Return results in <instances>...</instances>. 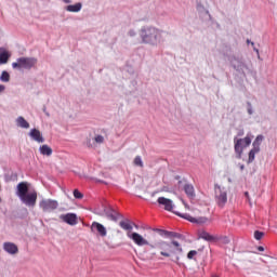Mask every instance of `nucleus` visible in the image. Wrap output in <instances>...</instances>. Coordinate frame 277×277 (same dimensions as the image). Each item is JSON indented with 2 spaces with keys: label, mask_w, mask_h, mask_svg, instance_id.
Returning a JSON list of instances; mask_svg holds the SVG:
<instances>
[{
  "label": "nucleus",
  "mask_w": 277,
  "mask_h": 277,
  "mask_svg": "<svg viewBox=\"0 0 277 277\" xmlns=\"http://www.w3.org/2000/svg\"><path fill=\"white\" fill-rule=\"evenodd\" d=\"M158 233H160V235H166L167 237H171L174 239H182L183 235L176 233V232H168V230H163V229H158Z\"/></svg>",
  "instance_id": "nucleus-17"
},
{
  "label": "nucleus",
  "mask_w": 277,
  "mask_h": 277,
  "mask_svg": "<svg viewBox=\"0 0 277 277\" xmlns=\"http://www.w3.org/2000/svg\"><path fill=\"white\" fill-rule=\"evenodd\" d=\"M134 166H137L138 168H144V162L142 161V157L136 156L134 158Z\"/></svg>",
  "instance_id": "nucleus-30"
},
{
  "label": "nucleus",
  "mask_w": 277,
  "mask_h": 277,
  "mask_svg": "<svg viewBox=\"0 0 277 277\" xmlns=\"http://www.w3.org/2000/svg\"><path fill=\"white\" fill-rule=\"evenodd\" d=\"M26 207H36V202L38 200V193L32 192L24 195V197L19 198Z\"/></svg>",
  "instance_id": "nucleus-9"
},
{
  "label": "nucleus",
  "mask_w": 277,
  "mask_h": 277,
  "mask_svg": "<svg viewBox=\"0 0 277 277\" xmlns=\"http://www.w3.org/2000/svg\"><path fill=\"white\" fill-rule=\"evenodd\" d=\"M39 150L41 155H45L47 157H51L53 155V149L49 145H42Z\"/></svg>",
  "instance_id": "nucleus-20"
},
{
  "label": "nucleus",
  "mask_w": 277,
  "mask_h": 277,
  "mask_svg": "<svg viewBox=\"0 0 277 277\" xmlns=\"http://www.w3.org/2000/svg\"><path fill=\"white\" fill-rule=\"evenodd\" d=\"M3 250L4 252H8V254H18V246L14 242H4Z\"/></svg>",
  "instance_id": "nucleus-14"
},
{
  "label": "nucleus",
  "mask_w": 277,
  "mask_h": 277,
  "mask_svg": "<svg viewBox=\"0 0 277 277\" xmlns=\"http://www.w3.org/2000/svg\"><path fill=\"white\" fill-rule=\"evenodd\" d=\"M119 226L123 228V230H133V226H131V223H129L128 221H121L119 223Z\"/></svg>",
  "instance_id": "nucleus-26"
},
{
  "label": "nucleus",
  "mask_w": 277,
  "mask_h": 277,
  "mask_svg": "<svg viewBox=\"0 0 277 277\" xmlns=\"http://www.w3.org/2000/svg\"><path fill=\"white\" fill-rule=\"evenodd\" d=\"M184 192H185L186 196H188V198H190V199L196 198V192L194 189V185L185 184Z\"/></svg>",
  "instance_id": "nucleus-19"
},
{
  "label": "nucleus",
  "mask_w": 277,
  "mask_h": 277,
  "mask_svg": "<svg viewBox=\"0 0 277 277\" xmlns=\"http://www.w3.org/2000/svg\"><path fill=\"white\" fill-rule=\"evenodd\" d=\"M66 11H67V12H70V5H67V6H66Z\"/></svg>",
  "instance_id": "nucleus-39"
},
{
  "label": "nucleus",
  "mask_w": 277,
  "mask_h": 277,
  "mask_svg": "<svg viewBox=\"0 0 277 277\" xmlns=\"http://www.w3.org/2000/svg\"><path fill=\"white\" fill-rule=\"evenodd\" d=\"M29 135L30 137H32V140H35V142H38L39 144H42V142H44V137H42V133H40V130L38 129L30 130Z\"/></svg>",
  "instance_id": "nucleus-16"
},
{
  "label": "nucleus",
  "mask_w": 277,
  "mask_h": 277,
  "mask_svg": "<svg viewBox=\"0 0 277 277\" xmlns=\"http://www.w3.org/2000/svg\"><path fill=\"white\" fill-rule=\"evenodd\" d=\"M158 205L164 208V211H172L174 209V203L171 199L166 197H159L157 199Z\"/></svg>",
  "instance_id": "nucleus-11"
},
{
  "label": "nucleus",
  "mask_w": 277,
  "mask_h": 277,
  "mask_svg": "<svg viewBox=\"0 0 277 277\" xmlns=\"http://www.w3.org/2000/svg\"><path fill=\"white\" fill-rule=\"evenodd\" d=\"M39 207L44 213H51V211H55V209H57L58 203L52 199H43L40 201Z\"/></svg>",
  "instance_id": "nucleus-7"
},
{
  "label": "nucleus",
  "mask_w": 277,
  "mask_h": 277,
  "mask_svg": "<svg viewBox=\"0 0 277 277\" xmlns=\"http://www.w3.org/2000/svg\"><path fill=\"white\" fill-rule=\"evenodd\" d=\"M246 167L242 164V166H240V170H243Z\"/></svg>",
  "instance_id": "nucleus-40"
},
{
  "label": "nucleus",
  "mask_w": 277,
  "mask_h": 277,
  "mask_svg": "<svg viewBox=\"0 0 277 277\" xmlns=\"http://www.w3.org/2000/svg\"><path fill=\"white\" fill-rule=\"evenodd\" d=\"M61 220H63V222H65L66 224H70V213H67L65 215H61L60 216Z\"/></svg>",
  "instance_id": "nucleus-32"
},
{
  "label": "nucleus",
  "mask_w": 277,
  "mask_h": 277,
  "mask_svg": "<svg viewBox=\"0 0 277 277\" xmlns=\"http://www.w3.org/2000/svg\"><path fill=\"white\" fill-rule=\"evenodd\" d=\"M10 57H11L10 52H8L3 49H0V66L3 64H8Z\"/></svg>",
  "instance_id": "nucleus-18"
},
{
  "label": "nucleus",
  "mask_w": 277,
  "mask_h": 277,
  "mask_svg": "<svg viewBox=\"0 0 277 277\" xmlns=\"http://www.w3.org/2000/svg\"><path fill=\"white\" fill-rule=\"evenodd\" d=\"M0 202H1V197H0Z\"/></svg>",
  "instance_id": "nucleus-44"
},
{
  "label": "nucleus",
  "mask_w": 277,
  "mask_h": 277,
  "mask_svg": "<svg viewBox=\"0 0 277 277\" xmlns=\"http://www.w3.org/2000/svg\"><path fill=\"white\" fill-rule=\"evenodd\" d=\"M94 142H95L96 144H103V143L105 142V137H103V135H96V136L94 137Z\"/></svg>",
  "instance_id": "nucleus-33"
},
{
  "label": "nucleus",
  "mask_w": 277,
  "mask_h": 277,
  "mask_svg": "<svg viewBox=\"0 0 277 277\" xmlns=\"http://www.w3.org/2000/svg\"><path fill=\"white\" fill-rule=\"evenodd\" d=\"M0 81H2L3 83H8V81H10V74L8 71H2L0 76Z\"/></svg>",
  "instance_id": "nucleus-27"
},
{
  "label": "nucleus",
  "mask_w": 277,
  "mask_h": 277,
  "mask_svg": "<svg viewBox=\"0 0 277 277\" xmlns=\"http://www.w3.org/2000/svg\"><path fill=\"white\" fill-rule=\"evenodd\" d=\"M246 198L248 199V202H250V194L248 192L245 193Z\"/></svg>",
  "instance_id": "nucleus-36"
},
{
  "label": "nucleus",
  "mask_w": 277,
  "mask_h": 277,
  "mask_svg": "<svg viewBox=\"0 0 277 277\" xmlns=\"http://www.w3.org/2000/svg\"><path fill=\"white\" fill-rule=\"evenodd\" d=\"M264 136L262 134L258 135L253 142V148L261 150V143L263 142Z\"/></svg>",
  "instance_id": "nucleus-23"
},
{
  "label": "nucleus",
  "mask_w": 277,
  "mask_h": 277,
  "mask_svg": "<svg viewBox=\"0 0 277 277\" xmlns=\"http://www.w3.org/2000/svg\"><path fill=\"white\" fill-rule=\"evenodd\" d=\"M196 254H198V251L192 250L187 253V259L192 260L194 256H196Z\"/></svg>",
  "instance_id": "nucleus-34"
},
{
  "label": "nucleus",
  "mask_w": 277,
  "mask_h": 277,
  "mask_svg": "<svg viewBox=\"0 0 277 277\" xmlns=\"http://www.w3.org/2000/svg\"><path fill=\"white\" fill-rule=\"evenodd\" d=\"M261 149H256L255 147H253L250 151H249V159H248V163H252V161H254V157L256 155V153H260Z\"/></svg>",
  "instance_id": "nucleus-25"
},
{
  "label": "nucleus",
  "mask_w": 277,
  "mask_h": 277,
  "mask_svg": "<svg viewBox=\"0 0 277 277\" xmlns=\"http://www.w3.org/2000/svg\"><path fill=\"white\" fill-rule=\"evenodd\" d=\"M230 64L233 66V68H235V70L241 71L243 70V68H246V64L243 62H241L240 58H237L236 56H233L230 58Z\"/></svg>",
  "instance_id": "nucleus-15"
},
{
  "label": "nucleus",
  "mask_w": 277,
  "mask_h": 277,
  "mask_svg": "<svg viewBox=\"0 0 277 277\" xmlns=\"http://www.w3.org/2000/svg\"><path fill=\"white\" fill-rule=\"evenodd\" d=\"M199 238L205 239V241H215V237H213L211 234L205 230H201L199 233Z\"/></svg>",
  "instance_id": "nucleus-21"
},
{
  "label": "nucleus",
  "mask_w": 277,
  "mask_h": 277,
  "mask_svg": "<svg viewBox=\"0 0 277 277\" xmlns=\"http://www.w3.org/2000/svg\"><path fill=\"white\" fill-rule=\"evenodd\" d=\"M127 237L133 240V243H135V246H138L140 248L144 246H150V242L148 241V239L144 238V236H142L137 232H133V233L128 232Z\"/></svg>",
  "instance_id": "nucleus-6"
},
{
  "label": "nucleus",
  "mask_w": 277,
  "mask_h": 277,
  "mask_svg": "<svg viewBox=\"0 0 277 277\" xmlns=\"http://www.w3.org/2000/svg\"><path fill=\"white\" fill-rule=\"evenodd\" d=\"M17 127H21V129H29V122L25 120L23 117H18L16 119Z\"/></svg>",
  "instance_id": "nucleus-22"
},
{
  "label": "nucleus",
  "mask_w": 277,
  "mask_h": 277,
  "mask_svg": "<svg viewBox=\"0 0 277 277\" xmlns=\"http://www.w3.org/2000/svg\"><path fill=\"white\" fill-rule=\"evenodd\" d=\"M64 1H65V3H69L70 0H64Z\"/></svg>",
  "instance_id": "nucleus-41"
},
{
  "label": "nucleus",
  "mask_w": 277,
  "mask_h": 277,
  "mask_svg": "<svg viewBox=\"0 0 277 277\" xmlns=\"http://www.w3.org/2000/svg\"><path fill=\"white\" fill-rule=\"evenodd\" d=\"M251 45L254 47V42H251Z\"/></svg>",
  "instance_id": "nucleus-43"
},
{
  "label": "nucleus",
  "mask_w": 277,
  "mask_h": 277,
  "mask_svg": "<svg viewBox=\"0 0 277 277\" xmlns=\"http://www.w3.org/2000/svg\"><path fill=\"white\" fill-rule=\"evenodd\" d=\"M182 202H183L185 209H189V205H187V203L185 202V200H182Z\"/></svg>",
  "instance_id": "nucleus-37"
},
{
  "label": "nucleus",
  "mask_w": 277,
  "mask_h": 277,
  "mask_svg": "<svg viewBox=\"0 0 277 277\" xmlns=\"http://www.w3.org/2000/svg\"><path fill=\"white\" fill-rule=\"evenodd\" d=\"M29 192V186L27 185V182H21L17 184V196L18 198H23L28 194Z\"/></svg>",
  "instance_id": "nucleus-13"
},
{
  "label": "nucleus",
  "mask_w": 277,
  "mask_h": 277,
  "mask_svg": "<svg viewBox=\"0 0 277 277\" xmlns=\"http://www.w3.org/2000/svg\"><path fill=\"white\" fill-rule=\"evenodd\" d=\"M72 194H74V198H76V200H82L83 193H81L79 189H74Z\"/></svg>",
  "instance_id": "nucleus-28"
},
{
  "label": "nucleus",
  "mask_w": 277,
  "mask_h": 277,
  "mask_svg": "<svg viewBox=\"0 0 277 277\" xmlns=\"http://www.w3.org/2000/svg\"><path fill=\"white\" fill-rule=\"evenodd\" d=\"M175 215H179V217H183L184 220H187L193 224H207V222H209V219L207 216L193 217L188 213H181V212H175Z\"/></svg>",
  "instance_id": "nucleus-8"
},
{
  "label": "nucleus",
  "mask_w": 277,
  "mask_h": 277,
  "mask_svg": "<svg viewBox=\"0 0 277 277\" xmlns=\"http://www.w3.org/2000/svg\"><path fill=\"white\" fill-rule=\"evenodd\" d=\"M141 38L145 44H157L161 40V30L155 27L143 28Z\"/></svg>",
  "instance_id": "nucleus-2"
},
{
  "label": "nucleus",
  "mask_w": 277,
  "mask_h": 277,
  "mask_svg": "<svg viewBox=\"0 0 277 277\" xmlns=\"http://www.w3.org/2000/svg\"><path fill=\"white\" fill-rule=\"evenodd\" d=\"M252 144V138L250 136H246L245 138H235V153L238 159H241V155H243V148H248Z\"/></svg>",
  "instance_id": "nucleus-5"
},
{
  "label": "nucleus",
  "mask_w": 277,
  "mask_h": 277,
  "mask_svg": "<svg viewBox=\"0 0 277 277\" xmlns=\"http://www.w3.org/2000/svg\"><path fill=\"white\" fill-rule=\"evenodd\" d=\"M104 215H106V217L113 222H118V219L120 217V213H118L116 210H113L111 207L104 208Z\"/></svg>",
  "instance_id": "nucleus-12"
},
{
  "label": "nucleus",
  "mask_w": 277,
  "mask_h": 277,
  "mask_svg": "<svg viewBox=\"0 0 277 277\" xmlns=\"http://www.w3.org/2000/svg\"><path fill=\"white\" fill-rule=\"evenodd\" d=\"M214 194V200L217 207L224 209V207H226V202H228V193L226 192V188L215 185Z\"/></svg>",
  "instance_id": "nucleus-3"
},
{
  "label": "nucleus",
  "mask_w": 277,
  "mask_h": 277,
  "mask_svg": "<svg viewBox=\"0 0 277 277\" xmlns=\"http://www.w3.org/2000/svg\"><path fill=\"white\" fill-rule=\"evenodd\" d=\"M91 232L96 233L100 237H107V228L98 222H93L91 224Z\"/></svg>",
  "instance_id": "nucleus-10"
},
{
  "label": "nucleus",
  "mask_w": 277,
  "mask_h": 277,
  "mask_svg": "<svg viewBox=\"0 0 277 277\" xmlns=\"http://www.w3.org/2000/svg\"><path fill=\"white\" fill-rule=\"evenodd\" d=\"M247 43L250 44V40H247Z\"/></svg>",
  "instance_id": "nucleus-42"
},
{
  "label": "nucleus",
  "mask_w": 277,
  "mask_h": 277,
  "mask_svg": "<svg viewBox=\"0 0 277 277\" xmlns=\"http://www.w3.org/2000/svg\"><path fill=\"white\" fill-rule=\"evenodd\" d=\"M263 237H265V233L259 232V230L254 232V239H256V241H261V239H263Z\"/></svg>",
  "instance_id": "nucleus-31"
},
{
  "label": "nucleus",
  "mask_w": 277,
  "mask_h": 277,
  "mask_svg": "<svg viewBox=\"0 0 277 277\" xmlns=\"http://www.w3.org/2000/svg\"><path fill=\"white\" fill-rule=\"evenodd\" d=\"M150 248L158 250L160 256H164V259H170L174 252H183V247H181V243L175 240L170 242L160 240L155 245H150Z\"/></svg>",
  "instance_id": "nucleus-1"
},
{
  "label": "nucleus",
  "mask_w": 277,
  "mask_h": 277,
  "mask_svg": "<svg viewBox=\"0 0 277 277\" xmlns=\"http://www.w3.org/2000/svg\"><path fill=\"white\" fill-rule=\"evenodd\" d=\"M258 250H259L260 252H263L265 249H264L263 247H259Z\"/></svg>",
  "instance_id": "nucleus-38"
},
{
  "label": "nucleus",
  "mask_w": 277,
  "mask_h": 277,
  "mask_svg": "<svg viewBox=\"0 0 277 277\" xmlns=\"http://www.w3.org/2000/svg\"><path fill=\"white\" fill-rule=\"evenodd\" d=\"M2 92H5V85L0 84V94H1Z\"/></svg>",
  "instance_id": "nucleus-35"
},
{
  "label": "nucleus",
  "mask_w": 277,
  "mask_h": 277,
  "mask_svg": "<svg viewBox=\"0 0 277 277\" xmlns=\"http://www.w3.org/2000/svg\"><path fill=\"white\" fill-rule=\"evenodd\" d=\"M81 222V217L77 216L75 213H70V226H77Z\"/></svg>",
  "instance_id": "nucleus-24"
},
{
  "label": "nucleus",
  "mask_w": 277,
  "mask_h": 277,
  "mask_svg": "<svg viewBox=\"0 0 277 277\" xmlns=\"http://www.w3.org/2000/svg\"><path fill=\"white\" fill-rule=\"evenodd\" d=\"M36 64H38V60L35 57H21L16 63H12V66L13 68H24L25 70H31Z\"/></svg>",
  "instance_id": "nucleus-4"
},
{
  "label": "nucleus",
  "mask_w": 277,
  "mask_h": 277,
  "mask_svg": "<svg viewBox=\"0 0 277 277\" xmlns=\"http://www.w3.org/2000/svg\"><path fill=\"white\" fill-rule=\"evenodd\" d=\"M81 8H82L81 2H78L74 5H70V12H79V11H81Z\"/></svg>",
  "instance_id": "nucleus-29"
}]
</instances>
